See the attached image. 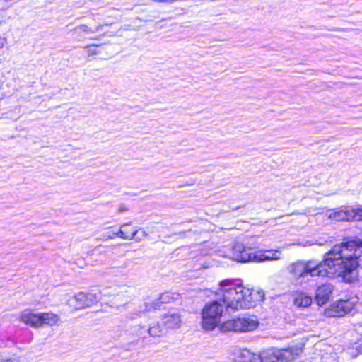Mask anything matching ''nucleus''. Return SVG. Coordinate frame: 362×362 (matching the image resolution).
<instances>
[{
	"label": "nucleus",
	"mask_w": 362,
	"mask_h": 362,
	"mask_svg": "<svg viewBox=\"0 0 362 362\" xmlns=\"http://www.w3.org/2000/svg\"><path fill=\"white\" fill-rule=\"evenodd\" d=\"M333 286L330 284H325L319 286L316 290L315 300L319 306L325 305L329 299Z\"/></svg>",
	"instance_id": "nucleus-14"
},
{
	"label": "nucleus",
	"mask_w": 362,
	"mask_h": 362,
	"mask_svg": "<svg viewBox=\"0 0 362 362\" xmlns=\"http://www.w3.org/2000/svg\"><path fill=\"white\" fill-rule=\"evenodd\" d=\"M259 325V321L255 316L238 317L222 324L223 332H247L255 330Z\"/></svg>",
	"instance_id": "nucleus-4"
},
{
	"label": "nucleus",
	"mask_w": 362,
	"mask_h": 362,
	"mask_svg": "<svg viewBox=\"0 0 362 362\" xmlns=\"http://www.w3.org/2000/svg\"><path fill=\"white\" fill-rule=\"evenodd\" d=\"M98 301L97 295L92 293L78 292L71 299H69L67 304L76 310L83 309L90 307Z\"/></svg>",
	"instance_id": "nucleus-6"
},
{
	"label": "nucleus",
	"mask_w": 362,
	"mask_h": 362,
	"mask_svg": "<svg viewBox=\"0 0 362 362\" xmlns=\"http://www.w3.org/2000/svg\"><path fill=\"white\" fill-rule=\"evenodd\" d=\"M162 323L168 329H177L182 325L181 315L178 311H169L163 315Z\"/></svg>",
	"instance_id": "nucleus-13"
},
{
	"label": "nucleus",
	"mask_w": 362,
	"mask_h": 362,
	"mask_svg": "<svg viewBox=\"0 0 362 362\" xmlns=\"http://www.w3.org/2000/svg\"><path fill=\"white\" fill-rule=\"evenodd\" d=\"M121 297H122V295H120V294H117L115 296V299L116 300H119L121 298Z\"/></svg>",
	"instance_id": "nucleus-30"
},
{
	"label": "nucleus",
	"mask_w": 362,
	"mask_h": 362,
	"mask_svg": "<svg viewBox=\"0 0 362 362\" xmlns=\"http://www.w3.org/2000/svg\"><path fill=\"white\" fill-rule=\"evenodd\" d=\"M354 221H361L362 220V208L354 209Z\"/></svg>",
	"instance_id": "nucleus-27"
},
{
	"label": "nucleus",
	"mask_w": 362,
	"mask_h": 362,
	"mask_svg": "<svg viewBox=\"0 0 362 362\" xmlns=\"http://www.w3.org/2000/svg\"><path fill=\"white\" fill-rule=\"evenodd\" d=\"M125 235L132 236L131 240L134 239L136 242H140L142 238L140 236H136L138 233V230L136 228H128L127 229H124Z\"/></svg>",
	"instance_id": "nucleus-25"
},
{
	"label": "nucleus",
	"mask_w": 362,
	"mask_h": 362,
	"mask_svg": "<svg viewBox=\"0 0 362 362\" xmlns=\"http://www.w3.org/2000/svg\"><path fill=\"white\" fill-rule=\"evenodd\" d=\"M218 295L221 298L225 307L228 309L250 308L257 302L264 300V293L243 287L242 285H233L230 280L220 282Z\"/></svg>",
	"instance_id": "nucleus-2"
},
{
	"label": "nucleus",
	"mask_w": 362,
	"mask_h": 362,
	"mask_svg": "<svg viewBox=\"0 0 362 362\" xmlns=\"http://www.w3.org/2000/svg\"><path fill=\"white\" fill-rule=\"evenodd\" d=\"M96 47L97 45H91L86 46L84 49H86L88 55L92 56L98 54V51L95 48Z\"/></svg>",
	"instance_id": "nucleus-26"
},
{
	"label": "nucleus",
	"mask_w": 362,
	"mask_h": 362,
	"mask_svg": "<svg viewBox=\"0 0 362 362\" xmlns=\"http://www.w3.org/2000/svg\"><path fill=\"white\" fill-rule=\"evenodd\" d=\"M257 356L247 349H237L233 353V360L235 362H255Z\"/></svg>",
	"instance_id": "nucleus-16"
},
{
	"label": "nucleus",
	"mask_w": 362,
	"mask_h": 362,
	"mask_svg": "<svg viewBox=\"0 0 362 362\" xmlns=\"http://www.w3.org/2000/svg\"><path fill=\"white\" fill-rule=\"evenodd\" d=\"M161 333L162 330L160 327L158 323H157L156 325L149 327L146 331H144L143 327H141L137 335L139 337L146 338L147 334L150 337H159L161 335Z\"/></svg>",
	"instance_id": "nucleus-19"
},
{
	"label": "nucleus",
	"mask_w": 362,
	"mask_h": 362,
	"mask_svg": "<svg viewBox=\"0 0 362 362\" xmlns=\"http://www.w3.org/2000/svg\"><path fill=\"white\" fill-rule=\"evenodd\" d=\"M132 310L127 312L124 318L127 322L135 320L142 316L143 314L158 309V302L144 301L137 304L134 303Z\"/></svg>",
	"instance_id": "nucleus-8"
},
{
	"label": "nucleus",
	"mask_w": 362,
	"mask_h": 362,
	"mask_svg": "<svg viewBox=\"0 0 362 362\" xmlns=\"http://www.w3.org/2000/svg\"><path fill=\"white\" fill-rule=\"evenodd\" d=\"M132 310L127 312L124 318L127 322L135 320L142 316L143 314L158 309V302L144 301L137 304L134 303Z\"/></svg>",
	"instance_id": "nucleus-7"
},
{
	"label": "nucleus",
	"mask_w": 362,
	"mask_h": 362,
	"mask_svg": "<svg viewBox=\"0 0 362 362\" xmlns=\"http://www.w3.org/2000/svg\"><path fill=\"white\" fill-rule=\"evenodd\" d=\"M253 256L254 262L279 260L281 259V252L278 250H255Z\"/></svg>",
	"instance_id": "nucleus-12"
},
{
	"label": "nucleus",
	"mask_w": 362,
	"mask_h": 362,
	"mask_svg": "<svg viewBox=\"0 0 362 362\" xmlns=\"http://www.w3.org/2000/svg\"><path fill=\"white\" fill-rule=\"evenodd\" d=\"M177 294L171 293L169 292L163 293L160 294V297L158 299L153 300L152 302H158V308L160 307L161 304L163 303H169L171 301L174 300L177 297Z\"/></svg>",
	"instance_id": "nucleus-22"
},
{
	"label": "nucleus",
	"mask_w": 362,
	"mask_h": 362,
	"mask_svg": "<svg viewBox=\"0 0 362 362\" xmlns=\"http://www.w3.org/2000/svg\"><path fill=\"white\" fill-rule=\"evenodd\" d=\"M358 298L352 296L346 300H340L333 303L327 311V315L332 317H341L351 313L358 303Z\"/></svg>",
	"instance_id": "nucleus-5"
},
{
	"label": "nucleus",
	"mask_w": 362,
	"mask_h": 362,
	"mask_svg": "<svg viewBox=\"0 0 362 362\" xmlns=\"http://www.w3.org/2000/svg\"><path fill=\"white\" fill-rule=\"evenodd\" d=\"M141 233H142V237H141V238H143V237H146V236H147V235H148V234L146 233V231H145V230H141Z\"/></svg>",
	"instance_id": "nucleus-29"
},
{
	"label": "nucleus",
	"mask_w": 362,
	"mask_h": 362,
	"mask_svg": "<svg viewBox=\"0 0 362 362\" xmlns=\"http://www.w3.org/2000/svg\"><path fill=\"white\" fill-rule=\"evenodd\" d=\"M312 302V298L304 293H296L293 300L294 305L298 308H307L311 305Z\"/></svg>",
	"instance_id": "nucleus-18"
},
{
	"label": "nucleus",
	"mask_w": 362,
	"mask_h": 362,
	"mask_svg": "<svg viewBox=\"0 0 362 362\" xmlns=\"http://www.w3.org/2000/svg\"><path fill=\"white\" fill-rule=\"evenodd\" d=\"M272 349L262 351L256 357L255 362H278L275 358Z\"/></svg>",
	"instance_id": "nucleus-21"
},
{
	"label": "nucleus",
	"mask_w": 362,
	"mask_h": 362,
	"mask_svg": "<svg viewBox=\"0 0 362 362\" xmlns=\"http://www.w3.org/2000/svg\"><path fill=\"white\" fill-rule=\"evenodd\" d=\"M129 308V307L128 305H127L126 309L127 310Z\"/></svg>",
	"instance_id": "nucleus-32"
},
{
	"label": "nucleus",
	"mask_w": 362,
	"mask_h": 362,
	"mask_svg": "<svg viewBox=\"0 0 362 362\" xmlns=\"http://www.w3.org/2000/svg\"><path fill=\"white\" fill-rule=\"evenodd\" d=\"M102 27L101 25H98L96 26L94 29H92L90 27L85 25L81 24L79 25L76 26L72 31L74 34L77 35L78 36H83L84 35H89L94 33L100 30V28Z\"/></svg>",
	"instance_id": "nucleus-20"
},
{
	"label": "nucleus",
	"mask_w": 362,
	"mask_h": 362,
	"mask_svg": "<svg viewBox=\"0 0 362 362\" xmlns=\"http://www.w3.org/2000/svg\"><path fill=\"white\" fill-rule=\"evenodd\" d=\"M351 243L354 244V250H358L359 252V255L356 258V261L358 262V259L360 257V256L362 253V251H361L362 240L357 238V239L349 240L346 243H341V244H350Z\"/></svg>",
	"instance_id": "nucleus-24"
},
{
	"label": "nucleus",
	"mask_w": 362,
	"mask_h": 362,
	"mask_svg": "<svg viewBox=\"0 0 362 362\" xmlns=\"http://www.w3.org/2000/svg\"><path fill=\"white\" fill-rule=\"evenodd\" d=\"M19 318L21 322L33 327H40V313H34L25 310L21 313Z\"/></svg>",
	"instance_id": "nucleus-15"
},
{
	"label": "nucleus",
	"mask_w": 362,
	"mask_h": 362,
	"mask_svg": "<svg viewBox=\"0 0 362 362\" xmlns=\"http://www.w3.org/2000/svg\"><path fill=\"white\" fill-rule=\"evenodd\" d=\"M354 244H337L325 253L322 262L314 260L297 261L289 264L287 269L292 279L296 284H302L308 276H325L337 275L346 283L358 280V262L356 258L359 255L354 250Z\"/></svg>",
	"instance_id": "nucleus-1"
},
{
	"label": "nucleus",
	"mask_w": 362,
	"mask_h": 362,
	"mask_svg": "<svg viewBox=\"0 0 362 362\" xmlns=\"http://www.w3.org/2000/svg\"><path fill=\"white\" fill-rule=\"evenodd\" d=\"M131 226V223H124L120 226L119 231L112 234V235H108L105 240L113 239L114 237L117 236L124 240H131L132 236L125 235L124 229H127Z\"/></svg>",
	"instance_id": "nucleus-23"
},
{
	"label": "nucleus",
	"mask_w": 362,
	"mask_h": 362,
	"mask_svg": "<svg viewBox=\"0 0 362 362\" xmlns=\"http://www.w3.org/2000/svg\"><path fill=\"white\" fill-rule=\"evenodd\" d=\"M275 358L278 362H290L298 357L303 351V349L298 346L287 349H272Z\"/></svg>",
	"instance_id": "nucleus-10"
},
{
	"label": "nucleus",
	"mask_w": 362,
	"mask_h": 362,
	"mask_svg": "<svg viewBox=\"0 0 362 362\" xmlns=\"http://www.w3.org/2000/svg\"><path fill=\"white\" fill-rule=\"evenodd\" d=\"M40 327L44 325L49 326L55 325L60 320L59 315L53 313H40Z\"/></svg>",
	"instance_id": "nucleus-17"
},
{
	"label": "nucleus",
	"mask_w": 362,
	"mask_h": 362,
	"mask_svg": "<svg viewBox=\"0 0 362 362\" xmlns=\"http://www.w3.org/2000/svg\"><path fill=\"white\" fill-rule=\"evenodd\" d=\"M255 251L251 248H246L240 243L234 244L231 250V258L238 262H253V256Z\"/></svg>",
	"instance_id": "nucleus-9"
},
{
	"label": "nucleus",
	"mask_w": 362,
	"mask_h": 362,
	"mask_svg": "<svg viewBox=\"0 0 362 362\" xmlns=\"http://www.w3.org/2000/svg\"><path fill=\"white\" fill-rule=\"evenodd\" d=\"M223 312V305L217 300L206 303L202 310L201 326L205 331H212L218 325Z\"/></svg>",
	"instance_id": "nucleus-3"
},
{
	"label": "nucleus",
	"mask_w": 362,
	"mask_h": 362,
	"mask_svg": "<svg viewBox=\"0 0 362 362\" xmlns=\"http://www.w3.org/2000/svg\"><path fill=\"white\" fill-rule=\"evenodd\" d=\"M354 209L348 207L329 210L328 218L334 221H350L354 219Z\"/></svg>",
	"instance_id": "nucleus-11"
},
{
	"label": "nucleus",
	"mask_w": 362,
	"mask_h": 362,
	"mask_svg": "<svg viewBox=\"0 0 362 362\" xmlns=\"http://www.w3.org/2000/svg\"><path fill=\"white\" fill-rule=\"evenodd\" d=\"M4 45V40L0 38V48H1Z\"/></svg>",
	"instance_id": "nucleus-31"
},
{
	"label": "nucleus",
	"mask_w": 362,
	"mask_h": 362,
	"mask_svg": "<svg viewBox=\"0 0 362 362\" xmlns=\"http://www.w3.org/2000/svg\"><path fill=\"white\" fill-rule=\"evenodd\" d=\"M1 360L4 361V362H18L16 360H12L11 361V359L4 358H1Z\"/></svg>",
	"instance_id": "nucleus-28"
}]
</instances>
